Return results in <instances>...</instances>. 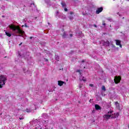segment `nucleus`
I'll use <instances>...</instances> for the list:
<instances>
[{
    "label": "nucleus",
    "mask_w": 129,
    "mask_h": 129,
    "mask_svg": "<svg viewBox=\"0 0 129 129\" xmlns=\"http://www.w3.org/2000/svg\"><path fill=\"white\" fill-rule=\"evenodd\" d=\"M64 83H65V82L62 81H58V85H59V86H62Z\"/></svg>",
    "instance_id": "nucleus-8"
},
{
    "label": "nucleus",
    "mask_w": 129,
    "mask_h": 129,
    "mask_svg": "<svg viewBox=\"0 0 129 129\" xmlns=\"http://www.w3.org/2000/svg\"><path fill=\"white\" fill-rule=\"evenodd\" d=\"M62 31L63 32V34H61L62 38H66V31L64 30V29H62Z\"/></svg>",
    "instance_id": "nucleus-9"
},
{
    "label": "nucleus",
    "mask_w": 129,
    "mask_h": 129,
    "mask_svg": "<svg viewBox=\"0 0 129 129\" xmlns=\"http://www.w3.org/2000/svg\"><path fill=\"white\" fill-rule=\"evenodd\" d=\"M115 41L116 42V45L117 46H118L119 44H121V41L120 40H118V39H116L115 40Z\"/></svg>",
    "instance_id": "nucleus-10"
},
{
    "label": "nucleus",
    "mask_w": 129,
    "mask_h": 129,
    "mask_svg": "<svg viewBox=\"0 0 129 129\" xmlns=\"http://www.w3.org/2000/svg\"><path fill=\"white\" fill-rule=\"evenodd\" d=\"M24 27V25H22V27Z\"/></svg>",
    "instance_id": "nucleus-38"
},
{
    "label": "nucleus",
    "mask_w": 129,
    "mask_h": 129,
    "mask_svg": "<svg viewBox=\"0 0 129 129\" xmlns=\"http://www.w3.org/2000/svg\"><path fill=\"white\" fill-rule=\"evenodd\" d=\"M101 89H102V90H103V91H106V89L105 88V86H102Z\"/></svg>",
    "instance_id": "nucleus-14"
},
{
    "label": "nucleus",
    "mask_w": 129,
    "mask_h": 129,
    "mask_svg": "<svg viewBox=\"0 0 129 129\" xmlns=\"http://www.w3.org/2000/svg\"><path fill=\"white\" fill-rule=\"evenodd\" d=\"M82 86H83V85H79V88H82Z\"/></svg>",
    "instance_id": "nucleus-22"
},
{
    "label": "nucleus",
    "mask_w": 129,
    "mask_h": 129,
    "mask_svg": "<svg viewBox=\"0 0 129 129\" xmlns=\"http://www.w3.org/2000/svg\"><path fill=\"white\" fill-rule=\"evenodd\" d=\"M102 25H103V26H105V23H103Z\"/></svg>",
    "instance_id": "nucleus-34"
},
{
    "label": "nucleus",
    "mask_w": 129,
    "mask_h": 129,
    "mask_svg": "<svg viewBox=\"0 0 129 129\" xmlns=\"http://www.w3.org/2000/svg\"><path fill=\"white\" fill-rule=\"evenodd\" d=\"M61 5L62 8H65V7H66V3L61 2Z\"/></svg>",
    "instance_id": "nucleus-13"
},
{
    "label": "nucleus",
    "mask_w": 129,
    "mask_h": 129,
    "mask_svg": "<svg viewBox=\"0 0 129 129\" xmlns=\"http://www.w3.org/2000/svg\"><path fill=\"white\" fill-rule=\"evenodd\" d=\"M30 39H33V37L31 36V37H30Z\"/></svg>",
    "instance_id": "nucleus-35"
},
{
    "label": "nucleus",
    "mask_w": 129,
    "mask_h": 129,
    "mask_svg": "<svg viewBox=\"0 0 129 129\" xmlns=\"http://www.w3.org/2000/svg\"><path fill=\"white\" fill-rule=\"evenodd\" d=\"M19 119H20V120L24 119V117H19Z\"/></svg>",
    "instance_id": "nucleus-24"
},
{
    "label": "nucleus",
    "mask_w": 129,
    "mask_h": 129,
    "mask_svg": "<svg viewBox=\"0 0 129 129\" xmlns=\"http://www.w3.org/2000/svg\"><path fill=\"white\" fill-rule=\"evenodd\" d=\"M90 101H91V99L90 100Z\"/></svg>",
    "instance_id": "nucleus-37"
},
{
    "label": "nucleus",
    "mask_w": 129,
    "mask_h": 129,
    "mask_svg": "<svg viewBox=\"0 0 129 129\" xmlns=\"http://www.w3.org/2000/svg\"><path fill=\"white\" fill-rule=\"evenodd\" d=\"M84 62H85V60H84V59H83V60H82V63H84Z\"/></svg>",
    "instance_id": "nucleus-28"
},
{
    "label": "nucleus",
    "mask_w": 129,
    "mask_h": 129,
    "mask_svg": "<svg viewBox=\"0 0 129 129\" xmlns=\"http://www.w3.org/2000/svg\"><path fill=\"white\" fill-rule=\"evenodd\" d=\"M7 77L4 75H0V88H3L4 85L6 84L7 82Z\"/></svg>",
    "instance_id": "nucleus-2"
},
{
    "label": "nucleus",
    "mask_w": 129,
    "mask_h": 129,
    "mask_svg": "<svg viewBox=\"0 0 129 129\" xmlns=\"http://www.w3.org/2000/svg\"><path fill=\"white\" fill-rule=\"evenodd\" d=\"M103 46H109V41H104L103 43Z\"/></svg>",
    "instance_id": "nucleus-11"
},
{
    "label": "nucleus",
    "mask_w": 129,
    "mask_h": 129,
    "mask_svg": "<svg viewBox=\"0 0 129 129\" xmlns=\"http://www.w3.org/2000/svg\"><path fill=\"white\" fill-rule=\"evenodd\" d=\"M5 34L8 37H12V34L9 32H6Z\"/></svg>",
    "instance_id": "nucleus-12"
},
{
    "label": "nucleus",
    "mask_w": 129,
    "mask_h": 129,
    "mask_svg": "<svg viewBox=\"0 0 129 129\" xmlns=\"http://www.w3.org/2000/svg\"><path fill=\"white\" fill-rule=\"evenodd\" d=\"M103 11V7L99 8L97 9V10L96 11V14L97 15H98V14H100V13H101V12H102Z\"/></svg>",
    "instance_id": "nucleus-4"
},
{
    "label": "nucleus",
    "mask_w": 129,
    "mask_h": 129,
    "mask_svg": "<svg viewBox=\"0 0 129 129\" xmlns=\"http://www.w3.org/2000/svg\"><path fill=\"white\" fill-rule=\"evenodd\" d=\"M26 112L30 113V112H31V110H30V109L27 108L26 110Z\"/></svg>",
    "instance_id": "nucleus-16"
},
{
    "label": "nucleus",
    "mask_w": 129,
    "mask_h": 129,
    "mask_svg": "<svg viewBox=\"0 0 129 129\" xmlns=\"http://www.w3.org/2000/svg\"><path fill=\"white\" fill-rule=\"evenodd\" d=\"M113 112V111H110L108 112V113H109V114H111V113H112Z\"/></svg>",
    "instance_id": "nucleus-19"
},
{
    "label": "nucleus",
    "mask_w": 129,
    "mask_h": 129,
    "mask_svg": "<svg viewBox=\"0 0 129 129\" xmlns=\"http://www.w3.org/2000/svg\"><path fill=\"white\" fill-rule=\"evenodd\" d=\"M10 30H12L13 32H16L17 34H25V31L21 30L19 26L14 25V24H11L9 26Z\"/></svg>",
    "instance_id": "nucleus-1"
},
{
    "label": "nucleus",
    "mask_w": 129,
    "mask_h": 129,
    "mask_svg": "<svg viewBox=\"0 0 129 129\" xmlns=\"http://www.w3.org/2000/svg\"><path fill=\"white\" fill-rule=\"evenodd\" d=\"M94 27H95V28H97V26L96 24H94Z\"/></svg>",
    "instance_id": "nucleus-25"
},
{
    "label": "nucleus",
    "mask_w": 129,
    "mask_h": 129,
    "mask_svg": "<svg viewBox=\"0 0 129 129\" xmlns=\"http://www.w3.org/2000/svg\"><path fill=\"white\" fill-rule=\"evenodd\" d=\"M25 27H26V28L28 27V26L27 25V24H25Z\"/></svg>",
    "instance_id": "nucleus-30"
},
{
    "label": "nucleus",
    "mask_w": 129,
    "mask_h": 129,
    "mask_svg": "<svg viewBox=\"0 0 129 129\" xmlns=\"http://www.w3.org/2000/svg\"><path fill=\"white\" fill-rule=\"evenodd\" d=\"M120 80H121V77L115 76L114 79V82L116 84H118L120 82Z\"/></svg>",
    "instance_id": "nucleus-3"
},
{
    "label": "nucleus",
    "mask_w": 129,
    "mask_h": 129,
    "mask_svg": "<svg viewBox=\"0 0 129 129\" xmlns=\"http://www.w3.org/2000/svg\"><path fill=\"white\" fill-rule=\"evenodd\" d=\"M115 104H116H116H118V102H117V101L115 102Z\"/></svg>",
    "instance_id": "nucleus-29"
},
{
    "label": "nucleus",
    "mask_w": 129,
    "mask_h": 129,
    "mask_svg": "<svg viewBox=\"0 0 129 129\" xmlns=\"http://www.w3.org/2000/svg\"><path fill=\"white\" fill-rule=\"evenodd\" d=\"M89 85L91 87H93V84H90Z\"/></svg>",
    "instance_id": "nucleus-27"
},
{
    "label": "nucleus",
    "mask_w": 129,
    "mask_h": 129,
    "mask_svg": "<svg viewBox=\"0 0 129 129\" xmlns=\"http://www.w3.org/2000/svg\"><path fill=\"white\" fill-rule=\"evenodd\" d=\"M22 43L21 42L20 44H19V46H21L22 45Z\"/></svg>",
    "instance_id": "nucleus-36"
},
{
    "label": "nucleus",
    "mask_w": 129,
    "mask_h": 129,
    "mask_svg": "<svg viewBox=\"0 0 129 129\" xmlns=\"http://www.w3.org/2000/svg\"><path fill=\"white\" fill-rule=\"evenodd\" d=\"M118 46H119L120 48H122V45H121V43Z\"/></svg>",
    "instance_id": "nucleus-23"
},
{
    "label": "nucleus",
    "mask_w": 129,
    "mask_h": 129,
    "mask_svg": "<svg viewBox=\"0 0 129 129\" xmlns=\"http://www.w3.org/2000/svg\"><path fill=\"white\" fill-rule=\"evenodd\" d=\"M111 118H116L119 116V113L117 112L116 113L112 114V115H111Z\"/></svg>",
    "instance_id": "nucleus-5"
},
{
    "label": "nucleus",
    "mask_w": 129,
    "mask_h": 129,
    "mask_svg": "<svg viewBox=\"0 0 129 129\" xmlns=\"http://www.w3.org/2000/svg\"><path fill=\"white\" fill-rule=\"evenodd\" d=\"M104 118H105L107 120L109 119L110 117L111 118V115H108V114H105L103 116Z\"/></svg>",
    "instance_id": "nucleus-6"
},
{
    "label": "nucleus",
    "mask_w": 129,
    "mask_h": 129,
    "mask_svg": "<svg viewBox=\"0 0 129 129\" xmlns=\"http://www.w3.org/2000/svg\"><path fill=\"white\" fill-rule=\"evenodd\" d=\"M112 48H115V45L114 44L111 43Z\"/></svg>",
    "instance_id": "nucleus-18"
},
{
    "label": "nucleus",
    "mask_w": 129,
    "mask_h": 129,
    "mask_svg": "<svg viewBox=\"0 0 129 129\" xmlns=\"http://www.w3.org/2000/svg\"><path fill=\"white\" fill-rule=\"evenodd\" d=\"M56 14V15H58L59 14V12L57 11Z\"/></svg>",
    "instance_id": "nucleus-33"
},
{
    "label": "nucleus",
    "mask_w": 129,
    "mask_h": 129,
    "mask_svg": "<svg viewBox=\"0 0 129 129\" xmlns=\"http://www.w3.org/2000/svg\"><path fill=\"white\" fill-rule=\"evenodd\" d=\"M44 60H45V61L46 62H47V61H48V59H46V58H44Z\"/></svg>",
    "instance_id": "nucleus-26"
},
{
    "label": "nucleus",
    "mask_w": 129,
    "mask_h": 129,
    "mask_svg": "<svg viewBox=\"0 0 129 129\" xmlns=\"http://www.w3.org/2000/svg\"><path fill=\"white\" fill-rule=\"evenodd\" d=\"M64 11L65 12H68V9L67 8H65L64 9Z\"/></svg>",
    "instance_id": "nucleus-21"
},
{
    "label": "nucleus",
    "mask_w": 129,
    "mask_h": 129,
    "mask_svg": "<svg viewBox=\"0 0 129 129\" xmlns=\"http://www.w3.org/2000/svg\"><path fill=\"white\" fill-rule=\"evenodd\" d=\"M73 14H74L73 12H70V15H73Z\"/></svg>",
    "instance_id": "nucleus-31"
},
{
    "label": "nucleus",
    "mask_w": 129,
    "mask_h": 129,
    "mask_svg": "<svg viewBox=\"0 0 129 129\" xmlns=\"http://www.w3.org/2000/svg\"><path fill=\"white\" fill-rule=\"evenodd\" d=\"M69 19L70 20H73V16H70Z\"/></svg>",
    "instance_id": "nucleus-20"
},
{
    "label": "nucleus",
    "mask_w": 129,
    "mask_h": 129,
    "mask_svg": "<svg viewBox=\"0 0 129 129\" xmlns=\"http://www.w3.org/2000/svg\"><path fill=\"white\" fill-rule=\"evenodd\" d=\"M70 37H73V34H71L70 35Z\"/></svg>",
    "instance_id": "nucleus-32"
},
{
    "label": "nucleus",
    "mask_w": 129,
    "mask_h": 129,
    "mask_svg": "<svg viewBox=\"0 0 129 129\" xmlns=\"http://www.w3.org/2000/svg\"><path fill=\"white\" fill-rule=\"evenodd\" d=\"M95 108L96 110H99L101 109V107H100V106H99V105H98V104H95Z\"/></svg>",
    "instance_id": "nucleus-7"
},
{
    "label": "nucleus",
    "mask_w": 129,
    "mask_h": 129,
    "mask_svg": "<svg viewBox=\"0 0 129 129\" xmlns=\"http://www.w3.org/2000/svg\"><path fill=\"white\" fill-rule=\"evenodd\" d=\"M83 81H84V82H85V81H86V78L83 77V79L82 80Z\"/></svg>",
    "instance_id": "nucleus-17"
},
{
    "label": "nucleus",
    "mask_w": 129,
    "mask_h": 129,
    "mask_svg": "<svg viewBox=\"0 0 129 129\" xmlns=\"http://www.w3.org/2000/svg\"><path fill=\"white\" fill-rule=\"evenodd\" d=\"M76 72L78 73H79L80 75H81V70H77L76 71Z\"/></svg>",
    "instance_id": "nucleus-15"
}]
</instances>
